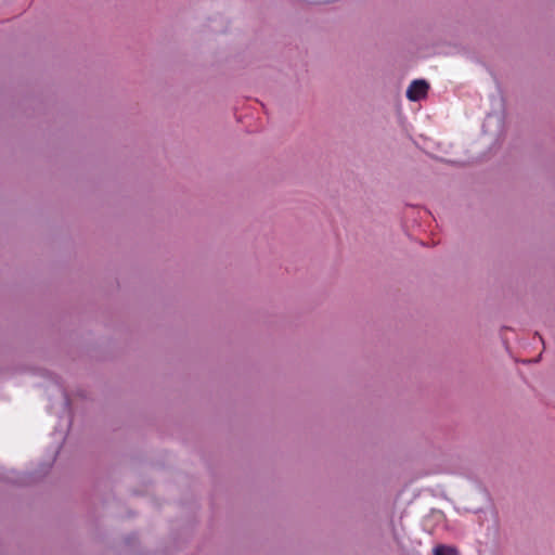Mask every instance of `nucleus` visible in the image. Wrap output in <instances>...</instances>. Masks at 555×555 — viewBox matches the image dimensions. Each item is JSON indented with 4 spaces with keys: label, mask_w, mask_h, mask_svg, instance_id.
<instances>
[{
    "label": "nucleus",
    "mask_w": 555,
    "mask_h": 555,
    "mask_svg": "<svg viewBox=\"0 0 555 555\" xmlns=\"http://www.w3.org/2000/svg\"><path fill=\"white\" fill-rule=\"evenodd\" d=\"M434 555H457V552L453 547L438 545L434 548Z\"/></svg>",
    "instance_id": "f03ea898"
},
{
    "label": "nucleus",
    "mask_w": 555,
    "mask_h": 555,
    "mask_svg": "<svg viewBox=\"0 0 555 555\" xmlns=\"http://www.w3.org/2000/svg\"><path fill=\"white\" fill-rule=\"evenodd\" d=\"M429 85L425 80H414L406 90V98L410 101H420L426 98Z\"/></svg>",
    "instance_id": "f257e3e1"
}]
</instances>
